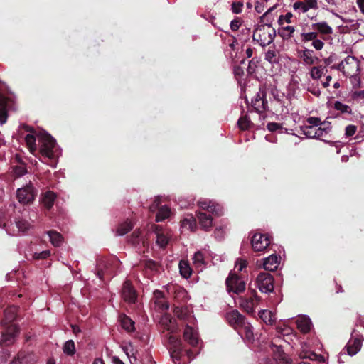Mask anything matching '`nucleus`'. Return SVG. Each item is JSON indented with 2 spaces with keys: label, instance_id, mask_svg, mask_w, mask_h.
<instances>
[{
  "label": "nucleus",
  "instance_id": "nucleus-24",
  "mask_svg": "<svg viewBox=\"0 0 364 364\" xmlns=\"http://www.w3.org/2000/svg\"><path fill=\"white\" fill-rule=\"evenodd\" d=\"M314 50L306 48L302 51V54L300 57L306 65H313L320 60L318 57L314 56Z\"/></svg>",
  "mask_w": 364,
  "mask_h": 364
},
{
  "label": "nucleus",
  "instance_id": "nucleus-9",
  "mask_svg": "<svg viewBox=\"0 0 364 364\" xmlns=\"http://www.w3.org/2000/svg\"><path fill=\"white\" fill-rule=\"evenodd\" d=\"M122 297L129 304H134L137 299V293L129 280H126L122 288Z\"/></svg>",
  "mask_w": 364,
  "mask_h": 364
},
{
  "label": "nucleus",
  "instance_id": "nucleus-30",
  "mask_svg": "<svg viewBox=\"0 0 364 364\" xmlns=\"http://www.w3.org/2000/svg\"><path fill=\"white\" fill-rule=\"evenodd\" d=\"M206 211L215 216H220L223 214V209L220 205L210 202L206 208Z\"/></svg>",
  "mask_w": 364,
  "mask_h": 364
},
{
  "label": "nucleus",
  "instance_id": "nucleus-14",
  "mask_svg": "<svg viewBox=\"0 0 364 364\" xmlns=\"http://www.w3.org/2000/svg\"><path fill=\"white\" fill-rule=\"evenodd\" d=\"M151 230L156 235V245L162 249L166 248L168 243L169 239L167 237V235L164 233L162 227L159 225L153 224L151 227Z\"/></svg>",
  "mask_w": 364,
  "mask_h": 364
},
{
  "label": "nucleus",
  "instance_id": "nucleus-16",
  "mask_svg": "<svg viewBox=\"0 0 364 364\" xmlns=\"http://www.w3.org/2000/svg\"><path fill=\"white\" fill-rule=\"evenodd\" d=\"M363 338H354L349 340L347 345L343 350H347V353L350 355H355L361 348Z\"/></svg>",
  "mask_w": 364,
  "mask_h": 364
},
{
  "label": "nucleus",
  "instance_id": "nucleus-52",
  "mask_svg": "<svg viewBox=\"0 0 364 364\" xmlns=\"http://www.w3.org/2000/svg\"><path fill=\"white\" fill-rule=\"evenodd\" d=\"M242 25L241 18L236 17L230 22V28L232 31H237Z\"/></svg>",
  "mask_w": 364,
  "mask_h": 364
},
{
  "label": "nucleus",
  "instance_id": "nucleus-4",
  "mask_svg": "<svg viewBox=\"0 0 364 364\" xmlns=\"http://www.w3.org/2000/svg\"><path fill=\"white\" fill-rule=\"evenodd\" d=\"M276 36V31L270 23L259 26L253 32V40L261 46L264 47L271 44Z\"/></svg>",
  "mask_w": 364,
  "mask_h": 364
},
{
  "label": "nucleus",
  "instance_id": "nucleus-3",
  "mask_svg": "<svg viewBox=\"0 0 364 364\" xmlns=\"http://www.w3.org/2000/svg\"><path fill=\"white\" fill-rule=\"evenodd\" d=\"M171 322V318H166V321H163V323L165 325L164 329L168 331L167 334V343L168 345L169 354L173 361L176 363L177 361H180L181 360L183 352V344L179 338L171 334V333H172L169 326V323Z\"/></svg>",
  "mask_w": 364,
  "mask_h": 364
},
{
  "label": "nucleus",
  "instance_id": "nucleus-56",
  "mask_svg": "<svg viewBox=\"0 0 364 364\" xmlns=\"http://www.w3.org/2000/svg\"><path fill=\"white\" fill-rule=\"evenodd\" d=\"M26 172V168L23 166H16L14 168V173L16 177H21L23 176Z\"/></svg>",
  "mask_w": 364,
  "mask_h": 364
},
{
  "label": "nucleus",
  "instance_id": "nucleus-6",
  "mask_svg": "<svg viewBox=\"0 0 364 364\" xmlns=\"http://www.w3.org/2000/svg\"><path fill=\"white\" fill-rule=\"evenodd\" d=\"M38 193L37 189L31 182L21 188H18L16 196L19 203L26 205L33 202Z\"/></svg>",
  "mask_w": 364,
  "mask_h": 364
},
{
  "label": "nucleus",
  "instance_id": "nucleus-49",
  "mask_svg": "<svg viewBox=\"0 0 364 364\" xmlns=\"http://www.w3.org/2000/svg\"><path fill=\"white\" fill-rule=\"evenodd\" d=\"M259 63L258 60L256 58H252L251 60L249 61L248 67L247 68V71L248 74L252 75L255 73L256 68L257 66V63Z\"/></svg>",
  "mask_w": 364,
  "mask_h": 364
},
{
  "label": "nucleus",
  "instance_id": "nucleus-12",
  "mask_svg": "<svg viewBox=\"0 0 364 364\" xmlns=\"http://www.w3.org/2000/svg\"><path fill=\"white\" fill-rule=\"evenodd\" d=\"M273 358L280 364H291L292 360L284 353L280 345L272 343L270 346Z\"/></svg>",
  "mask_w": 364,
  "mask_h": 364
},
{
  "label": "nucleus",
  "instance_id": "nucleus-42",
  "mask_svg": "<svg viewBox=\"0 0 364 364\" xmlns=\"http://www.w3.org/2000/svg\"><path fill=\"white\" fill-rule=\"evenodd\" d=\"M180 273L184 278H188L191 274V269L189 266L183 262L179 263Z\"/></svg>",
  "mask_w": 364,
  "mask_h": 364
},
{
  "label": "nucleus",
  "instance_id": "nucleus-45",
  "mask_svg": "<svg viewBox=\"0 0 364 364\" xmlns=\"http://www.w3.org/2000/svg\"><path fill=\"white\" fill-rule=\"evenodd\" d=\"M173 313L174 315L180 320H186L188 316L187 310L178 306L175 307Z\"/></svg>",
  "mask_w": 364,
  "mask_h": 364
},
{
  "label": "nucleus",
  "instance_id": "nucleus-11",
  "mask_svg": "<svg viewBox=\"0 0 364 364\" xmlns=\"http://www.w3.org/2000/svg\"><path fill=\"white\" fill-rule=\"evenodd\" d=\"M345 71L344 75L346 77H353L358 74L359 69V61L355 57L348 55L345 58Z\"/></svg>",
  "mask_w": 364,
  "mask_h": 364
},
{
  "label": "nucleus",
  "instance_id": "nucleus-35",
  "mask_svg": "<svg viewBox=\"0 0 364 364\" xmlns=\"http://www.w3.org/2000/svg\"><path fill=\"white\" fill-rule=\"evenodd\" d=\"M141 264L143 265L144 269H149L150 271L154 272H158L159 268L160 267V264L158 262H156L151 259H146V260L141 262Z\"/></svg>",
  "mask_w": 364,
  "mask_h": 364
},
{
  "label": "nucleus",
  "instance_id": "nucleus-38",
  "mask_svg": "<svg viewBox=\"0 0 364 364\" xmlns=\"http://www.w3.org/2000/svg\"><path fill=\"white\" fill-rule=\"evenodd\" d=\"M133 228V224L131 221H126L122 223L117 228V232L119 235H124Z\"/></svg>",
  "mask_w": 364,
  "mask_h": 364
},
{
  "label": "nucleus",
  "instance_id": "nucleus-19",
  "mask_svg": "<svg viewBox=\"0 0 364 364\" xmlns=\"http://www.w3.org/2000/svg\"><path fill=\"white\" fill-rule=\"evenodd\" d=\"M56 198V193L51 191H47L41 194V201L46 209L50 210L53 206Z\"/></svg>",
  "mask_w": 364,
  "mask_h": 364
},
{
  "label": "nucleus",
  "instance_id": "nucleus-46",
  "mask_svg": "<svg viewBox=\"0 0 364 364\" xmlns=\"http://www.w3.org/2000/svg\"><path fill=\"white\" fill-rule=\"evenodd\" d=\"M265 60L270 63H278V59L277 58L276 51L273 50H269L265 53Z\"/></svg>",
  "mask_w": 364,
  "mask_h": 364
},
{
  "label": "nucleus",
  "instance_id": "nucleus-60",
  "mask_svg": "<svg viewBox=\"0 0 364 364\" xmlns=\"http://www.w3.org/2000/svg\"><path fill=\"white\" fill-rule=\"evenodd\" d=\"M276 9V5L269 8L262 16H260L259 22L264 23L265 21H270L269 19V15Z\"/></svg>",
  "mask_w": 364,
  "mask_h": 364
},
{
  "label": "nucleus",
  "instance_id": "nucleus-17",
  "mask_svg": "<svg viewBox=\"0 0 364 364\" xmlns=\"http://www.w3.org/2000/svg\"><path fill=\"white\" fill-rule=\"evenodd\" d=\"M238 331L239 334L241 337L249 343H253L255 341L254 333L252 331V326L250 323L245 321V324L241 326Z\"/></svg>",
  "mask_w": 364,
  "mask_h": 364
},
{
  "label": "nucleus",
  "instance_id": "nucleus-54",
  "mask_svg": "<svg viewBox=\"0 0 364 364\" xmlns=\"http://www.w3.org/2000/svg\"><path fill=\"white\" fill-rule=\"evenodd\" d=\"M160 205H161L160 198L159 196L156 197L154 200L153 201L152 204L149 206V211L151 213H154L157 210H159V209L161 208Z\"/></svg>",
  "mask_w": 364,
  "mask_h": 364
},
{
  "label": "nucleus",
  "instance_id": "nucleus-44",
  "mask_svg": "<svg viewBox=\"0 0 364 364\" xmlns=\"http://www.w3.org/2000/svg\"><path fill=\"white\" fill-rule=\"evenodd\" d=\"M318 32H309V33H302L301 35V41L302 42H308L312 41H315L318 38Z\"/></svg>",
  "mask_w": 364,
  "mask_h": 364
},
{
  "label": "nucleus",
  "instance_id": "nucleus-22",
  "mask_svg": "<svg viewBox=\"0 0 364 364\" xmlns=\"http://www.w3.org/2000/svg\"><path fill=\"white\" fill-rule=\"evenodd\" d=\"M183 338L192 346H196L198 342L197 335L194 332L193 328L188 325L184 329Z\"/></svg>",
  "mask_w": 364,
  "mask_h": 364
},
{
  "label": "nucleus",
  "instance_id": "nucleus-61",
  "mask_svg": "<svg viewBox=\"0 0 364 364\" xmlns=\"http://www.w3.org/2000/svg\"><path fill=\"white\" fill-rule=\"evenodd\" d=\"M293 7L295 10L300 9L302 13H306L308 11V8L306 7L304 1L295 2L293 5Z\"/></svg>",
  "mask_w": 364,
  "mask_h": 364
},
{
  "label": "nucleus",
  "instance_id": "nucleus-8",
  "mask_svg": "<svg viewBox=\"0 0 364 364\" xmlns=\"http://www.w3.org/2000/svg\"><path fill=\"white\" fill-rule=\"evenodd\" d=\"M256 284L262 292L269 293L274 290V278L268 272H260L257 277Z\"/></svg>",
  "mask_w": 364,
  "mask_h": 364
},
{
  "label": "nucleus",
  "instance_id": "nucleus-47",
  "mask_svg": "<svg viewBox=\"0 0 364 364\" xmlns=\"http://www.w3.org/2000/svg\"><path fill=\"white\" fill-rule=\"evenodd\" d=\"M243 3L242 1H233L231 4V11L233 14H239L242 13Z\"/></svg>",
  "mask_w": 364,
  "mask_h": 364
},
{
  "label": "nucleus",
  "instance_id": "nucleus-18",
  "mask_svg": "<svg viewBox=\"0 0 364 364\" xmlns=\"http://www.w3.org/2000/svg\"><path fill=\"white\" fill-rule=\"evenodd\" d=\"M197 218L203 230L205 231L210 230L213 226V218L210 215L205 212L199 211L197 213Z\"/></svg>",
  "mask_w": 364,
  "mask_h": 364
},
{
  "label": "nucleus",
  "instance_id": "nucleus-32",
  "mask_svg": "<svg viewBox=\"0 0 364 364\" xmlns=\"http://www.w3.org/2000/svg\"><path fill=\"white\" fill-rule=\"evenodd\" d=\"M333 108L336 110L339 111L341 114H352L351 107L340 101H336L333 103Z\"/></svg>",
  "mask_w": 364,
  "mask_h": 364
},
{
  "label": "nucleus",
  "instance_id": "nucleus-21",
  "mask_svg": "<svg viewBox=\"0 0 364 364\" xmlns=\"http://www.w3.org/2000/svg\"><path fill=\"white\" fill-rule=\"evenodd\" d=\"M121 326L127 332L131 333L135 331V323L132 321L130 317L124 314H121L119 316Z\"/></svg>",
  "mask_w": 364,
  "mask_h": 364
},
{
  "label": "nucleus",
  "instance_id": "nucleus-37",
  "mask_svg": "<svg viewBox=\"0 0 364 364\" xmlns=\"http://www.w3.org/2000/svg\"><path fill=\"white\" fill-rule=\"evenodd\" d=\"M25 141L26 145L28 147L29 151L31 153H34L36 151V136L33 134H28L25 136Z\"/></svg>",
  "mask_w": 364,
  "mask_h": 364
},
{
  "label": "nucleus",
  "instance_id": "nucleus-57",
  "mask_svg": "<svg viewBox=\"0 0 364 364\" xmlns=\"http://www.w3.org/2000/svg\"><path fill=\"white\" fill-rule=\"evenodd\" d=\"M357 131V127L353 124L348 125L345 129V135L346 136H353Z\"/></svg>",
  "mask_w": 364,
  "mask_h": 364
},
{
  "label": "nucleus",
  "instance_id": "nucleus-29",
  "mask_svg": "<svg viewBox=\"0 0 364 364\" xmlns=\"http://www.w3.org/2000/svg\"><path fill=\"white\" fill-rule=\"evenodd\" d=\"M294 31H295V29H294V26H287L282 27V28L279 29L278 34L284 40H288L291 37H292V35Z\"/></svg>",
  "mask_w": 364,
  "mask_h": 364
},
{
  "label": "nucleus",
  "instance_id": "nucleus-34",
  "mask_svg": "<svg viewBox=\"0 0 364 364\" xmlns=\"http://www.w3.org/2000/svg\"><path fill=\"white\" fill-rule=\"evenodd\" d=\"M259 316L266 323L270 325L273 324L275 320L274 314L269 310H262L259 312Z\"/></svg>",
  "mask_w": 364,
  "mask_h": 364
},
{
  "label": "nucleus",
  "instance_id": "nucleus-48",
  "mask_svg": "<svg viewBox=\"0 0 364 364\" xmlns=\"http://www.w3.org/2000/svg\"><path fill=\"white\" fill-rule=\"evenodd\" d=\"M140 235L141 231L139 230H134L130 236L129 242L134 245H138L140 242Z\"/></svg>",
  "mask_w": 364,
  "mask_h": 364
},
{
  "label": "nucleus",
  "instance_id": "nucleus-7",
  "mask_svg": "<svg viewBox=\"0 0 364 364\" xmlns=\"http://www.w3.org/2000/svg\"><path fill=\"white\" fill-rule=\"evenodd\" d=\"M272 236L267 234L255 233L252 237L251 245L255 252L265 250L272 242Z\"/></svg>",
  "mask_w": 364,
  "mask_h": 364
},
{
  "label": "nucleus",
  "instance_id": "nucleus-63",
  "mask_svg": "<svg viewBox=\"0 0 364 364\" xmlns=\"http://www.w3.org/2000/svg\"><path fill=\"white\" fill-rule=\"evenodd\" d=\"M292 18V14L288 12L285 16L281 15L279 18L278 23L279 25H282L284 23V21L287 23H291V18Z\"/></svg>",
  "mask_w": 364,
  "mask_h": 364
},
{
  "label": "nucleus",
  "instance_id": "nucleus-1",
  "mask_svg": "<svg viewBox=\"0 0 364 364\" xmlns=\"http://www.w3.org/2000/svg\"><path fill=\"white\" fill-rule=\"evenodd\" d=\"M17 306H11L4 311V318L1 321V324L4 328L0 341L1 346H9L14 343L19 333V328L16 324L11 323L17 316Z\"/></svg>",
  "mask_w": 364,
  "mask_h": 364
},
{
  "label": "nucleus",
  "instance_id": "nucleus-5",
  "mask_svg": "<svg viewBox=\"0 0 364 364\" xmlns=\"http://www.w3.org/2000/svg\"><path fill=\"white\" fill-rule=\"evenodd\" d=\"M228 292L239 294L245 289V278L242 275L230 273L225 281Z\"/></svg>",
  "mask_w": 364,
  "mask_h": 364
},
{
  "label": "nucleus",
  "instance_id": "nucleus-27",
  "mask_svg": "<svg viewBox=\"0 0 364 364\" xmlns=\"http://www.w3.org/2000/svg\"><path fill=\"white\" fill-rule=\"evenodd\" d=\"M31 356V354L26 353V352H19L10 364H28Z\"/></svg>",
  "mask_w": 364,
  "mask_h": 364
},
{
  "label": "nucleus",
  "instance_id": "nucleus-58",
  "mask_svg": "<svg viewBox=\"0 0 364 364\" xmlns=\"http://www.w3.org/2000/svg\"><path fill=\"white\" fill-rule=\"evenodd\" d=\"M267 128L269 132H274L279 129H282V126L281 124L277 122H269L267 125Z\"/></svg>",
  "mask_w": 364,
  "mask_h": 364
},
{
  "label": "nucleus",
  "instance_id": "nucleus-26",
  "mask_svg": "<svg viewBox=\"0 0 364 364\" xmlns=\"http://www.w3.org/2000/svg\"><path fill=\"white\" fill-rule=\"evenodd\" d=\"M47 233L53 245L60 247L62 245L63 237L60 233L54 230H49Z\"/></svg>",
  "mask_w": 364,
  "mask_h": 364
},
{
  "label": "nucleus",
  "instance_id": "nucleus-62",
  "mask_svg": "<svg viewBox=\"0 0 364 364\" xmlns=\"http://www.w3.org/2000/svg\"><path fill=\"white\" fill-rule=\"evenodd\" d=\"M266 90L264 87H259V92L257 93V95L255 96L254 99L259 100V101L262 100H267L266 99Z\"/></svg>",
  "mask_w": 364,
  "mask_h": 364
},
{
  "label": "nucleus",
  "instance_id": "nucleus-59",
  "mask_svg": "<svg viewBox=\"0 0 364 364\" xmlns=\"http://www.w3.org/2000/svg\"><path fill=\"white\" fill-rule=\"evenodd\" d=\"M304 2L306 5V7L308 8V11L309 9H318L317 0H304Z\"/></svg>",
  "mask_w": 364,
  "mask_h": 364
},
{
  "label": "nucleus",
  "instance_id": "nucleus-28",
  "mask_svg": "<svg viewBox=\"0 0 364 364\" xmlns=\"http://www.w3.org/2000/svg\"><path fill=\"white\" fill-rule=\"evenodd\" d=\"M237 125L241 130L245 131L251 129L253 127V123L247 115H244L239 118Z\"/></svg>",
  "mask_w": 364,
  "mask_h": 364
},
{
  "label": "nucleus",
  "instance_id": "nucleus-41",
  "mask_svg": "<svg viewBox=\"0 0 364 364\" xmlns=\"http://www.w3.org/2000/svg\"><path fill=\"white\" fill-rule=\"evenodd\" d=\"M154 298L156 299V303L157 304H161L162 306V308L164 309H168V304H167L166 303H163V301H161V299H164V294L163 293V291H160V290H155L154 291Z\"/></svg>",
  "mask_w": 364,
  "mask_h": 364
},
{
  "label": "nucleus",
  "instance_id": "nucleus-36",
  "mask_svg": "<svg viewBox=\"0 0 364 364\" xmlns=\"http://www.w3.org/2000/svg\"><path fill=\"white\" fill-rule=\"evenodd\" d=\"M323 70H325L326 73L328 71L326 66L318 65L313 67L311 70V77L314 80L320 79L323 75Z\"/></svg>",
  "mask_w": 364,
  "mask_h": 364
},
{
  "label": "nucleus",
  "instance_id": "nucleus-33",
  "mask_svg": "<svg viewBox=\"0 0 364 364\" xmlns=\"http://www.w3.org/2000/svg\"><path fill=\"white\" fill-rule=\"evenodd\" d=\"M170 212V209L168 207L161 206L156 213V221L160 222L164 220L165 219L168 218Z\"/></svg>",
  "mask_w": 364,
  "mask_h": 364
},
{
  "label": "nucleus",
  "instance_id": "nucleus-40",
  "mask_svg": "<svg viewBox=\"0 0 364 364\" xmlns=\"http://www.w3.org/2000/svg\"><path fill=\"white\" fill-rule=\"evenodd\" d=\"M182 226L183 228L188 227L190 230L193 231L196 228V220L193 216H191L189 218H185L182 221Z\"/></svg>",
  "mask_w": 364,
  "mask_h": 364
},
{
  "label": "nucleus",
  "instance_id": "nucleus-39",
  "mask_svg": "<svg viewBox=\"0 0 364 364\" xmlns=\"http://www.w3.org/2000/svg\"><path fill=\"white\" fill-rule=\"evenodd\" d=\"M63 352L68 355H73L75 353V346L73 340H68L63 346Z\"/></svg>",
  "mask_w": 364,
  "mask_h": 364
},
{
  "label": "nucleus",
  "instance_id": "nucleus-10",
  "mask_svg": "<svg viewBox=\"0 0 364 364\" xmlns=\"http://www.w3.org/2000/svg\"><path fill=\"white\" fill-rule=\"evenodd\" d=\"M259 301V298L256 291L251 289L250 296L242 299L241 306L247 314H252L255 312V306L258 304Z\"/></svg>",
  "mask_w": 364,
  "mask_h": 364
},
{
  "label": "nucleus",
  "instance_id": "nucleus-50",
  "mask_svg": "<svg viewBox=\"0 0 364 364\" xmlns=\"http://www.w3.org/2000/svg\"><path fill=\"white\" fill-rule=\"evenodd\" d=\"M50 255L49 250H44L41 252H35L33 255V258L36 260L44 259L48 258Z\"/></svg>",
  "mask_w": 364,
  "mask_h": 364
},
{
  "label": "nucleus",
  "instance_id": "nucleus-23",
  "mask_svg": "<svg viewBox=\"0 0 364 364\" xmlns=\"http://www.w3.org/2000/svg\"><path fill=\"white\" fill-rule=\"evenodd\" d=\"M297 328L303 333L310 331L311 327V321L309 318L302 316L296 321Z\"/></svg>",
  "mask_w": 364,
  "mask_h": 364
},
{
  "label": "nucleus",
  "instance_id": "nucleus-64",
  "mask_svg": "<svg viewBox=\"0 0 364 364\" xmlns=\"http://www.w3.org/2000/svg\"><path fill=\"white\" fill-rule=\"evenodd\" d=\"M233 73L236 78H239L244 75V70L240 65H235L233 68Z\"/></svg>",
  "mask_w": 364,
  "mask_h": 364
},
{
  "label": "nucleus",
  "instance_id": "nucleus-31",
  "mask_svg": "<svg viewBox=\"0 0 364 364\" xmlns=\"http://www.w3.org/2000/svg\"><path fill=\"white\" fill-rule=\"evenodd\" d=\"M252 106L257 112H262L268 108L267 100L259 101V100L253 99Z\"/></svg>",
  "mask_w": 364,
  "mask_h": 364
},
{
  "label": "nucleus",
  "instance_id": "nucleus-25",
  "mask_svg": "<svg viewBox=\"0 0 364 364\" xmlns=\"http://www.w3.org/2000/svg\"><path fill=\"white\" fill-rule=\"evenodd\" d=\"M313 29L316 30L318 33L323 35H331L333 33V28L326 22L322 21L312 25Z\"/></svg>",
  "mask_w": 364,
  "mask_h": 364
},
{
  "label": "nucleus",
  "instance_id": "nucleus-51",
  "mask_svg": "<svg viewBox=\"0 0 364 364\" xmlns=\"http://www.w3.org/2000/svg\"><path fill=\"white\" fill-rule=\"evenodd\" d=\"M316 136H315V139H320L321 137L323 136L324 135L327 134L329 132V127H322L319 126L318 128H316Z\"/></svg>",
  "mask_w": 364,
  "mask_h": 364
},
{
  "label": "nucleus",
  "instance_id": "nucleus-20",
  "mask_svg": "<svg viewBox=\"0 0 364 364\" xmlns=\"http://www.w3.org/2000/svg\"><path fill=\"white\" fill-rule=\"evenodd\" d=\"M280 257L276 255H271L264 259L263 267L265 270L274 272L277 269Z\"/></svg>",
  "mask_w": 364,
  "mask_h": 364
},
{
  "label": "nucleus",
  "instance_id": "nucleus-55",
  "mask_svg": "<svg viewBox=\"0 0 364 364\" xmlns=\"http://www.w3.org/2000/svg\"><path fill=\"white\" fill-rule=\"evenodd\" d=\"M9 225V220L6 218L5 213L0 210V228H5L7 231H9L7 227Z\"/></svg>",
  "mask_w": 364,
  "mask_h": 364
},
{
  "label": "nucleus",
  "instance_id": "nucleus-13",
  "mask_svg": "<svg viewBox=\"0 0 364 364\" xmlns=\"http://www.w3.org/2000/svg\"><path fill=\"white\" fill-rule=\"evenodd\" d=\"M228 323L235 329H238L241 326L245 324V317L237 310H232L227 312L225 315Z\"/></svg>",
  "mask_w": 364,
  "mask_h": 364
},
{
  "label": "nucleus",
  "instance_id": "nucleus-53",
  "mask_svg": "<svg viewBox=\"0 0 364 364\" xmlns=\"http://www.w3.org/2000/svg\"><path fill=\"white\" fill-rule=\"evenodd\" d=\"M306 122L309 126H314L315 127L321 125V120L318 117H310L306 119Z\"/></svg>",
  "mask_w": 364,
  "mask_h": 364
},
{
  "label": "nucleus",
  "instance_id": "nucleus-15",
  "mask_svg": "<svg viewBox=\"0 0 364 364\" xmlns=\"http://www.w3.org/2000/svg\"><path fill=\"white\" fill-rule=\"evenodd\" d=\"M10 226H11V228H10L9 230V231H12L13 235H15L16 232L17 233H19V232L25 233L31 228V225L27 220L22 219L21 218H16V217L14 218V223L11 222Z\"/></svg>",
  "mask_w": 364,
  "mask_h": 364
},
{
  "label": "nucleus",
  "instance_id": "nucleus-43",
  "mask_svg": "<svg viewBox=\"0 0 364 364\" xmlns=\"http://www.w3.org/2000/svg\"><path fill=\"white\" fill-rule=\"evenodd\" d=\"M314 126L304 125L303 127V133L309 138L315 139L316 131Z\"/></svg>",
  "mask_w": 364,
  "mask_h": 364
},
{
  "label": "nucleus",
  "instance_id": "nucleus-2",
  "mask_svg": "<svg viewBox=\"0 0 364 364\" xmlns=\"http://www.w3.org/2000/svg\"><path fill=\"white\" fill-rule=\"evenodd\" d=\"M36 136L38 138V141L40 144L39 153L42 158L41 159V160L51 161L50 165L53 166V149L55 147L56 145L55 139L50 134L45 131L39 132L38 134H36Z\"/></svg>",
  "mask_w": 364,
  "mask_h": 364
}]
</instances>
